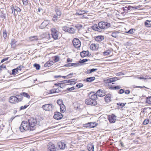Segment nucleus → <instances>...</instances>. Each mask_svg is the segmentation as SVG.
<instances>
[{
	"label": "nucleus",
	"mask_w": 151,
	"mask_h": 151,
	"mask_svg": "<svg viewBox=\"0 0 151 151\" xmlns=\"http://www.w3.org/2000/svg\"><path fill=\"white\" fill-rule=\"evenodd\" d=\"M30 124L27 121H23L19 127L20 131L23 132L24 131H26L29 129L30 130Z\"/></svg>",
	"instance_id": "obj_1"
},
{
	"label": "nucleus",
	"mask_w": 151,
	"mask_h": 151,
	"mask_svg": "<svg viewBox=\"0 0 151 151\" xmlns=\"http://www.w3.org/2000/svg\"><path fill=\"white\" fill-rule=\"evenodd\" d=\"M28 122L30 127V131H33L35 130L36 125L37 123L36 119L33 117L30 118L28 120Z\"/></svg>",
	"instance_id": "obj_2"
},
{
	"label": "nucleus",
	"mask_w": 151,
	"mask_h": 151,
	"mask_svg": "<svg viewBox=\"0 0 151 151\" xmlns=\"http://www.w3.org/2000/svg\"><path fill=\"white\" fill-rule=\"evenodd\" d=\"M51 30L52 37L55 40L60 39L61 34L59 32L54 28H52Z\"/></svg>",
	"instance_id": "obj_3"
},
{
	"label": "nucleus",
	"mask_w": 151,
	"mask_h": 151,
	"mask_svg": "<svg viewBox=\"0 0 151 151\" xmlns=\"http://www.w3.org/2000/svg\"><path fill=\"white\" fill-rule=\"evenodd\" d=\"M85 102L87 105L95 106L97 104L96 100H93L90 98L86 99Z\"/></svg>",
	"instance_id": "obj_4"
},
{
	"label": "nucleus",
	"mask_w": 151,
	"mask_h": 151,
	"mask_svg": "<svg viewBox=\"0 0 151 151\" xmlns=\"http://www.w3.org/2000/svg\"><path fill=\"white\" fill-rule=\"evenodd\" d=\"M42 107L45 111H50L52 110L53 106L52 104H46L43 105Z\"/></svg>",
	"instance_id": "obj_5"
},
{
	"label": "nucleus",
	"mask_w": 151,
	"mask_h": 151,
	"mask_svg": "<svg viewBox=\"0 0 151 151\" xmlns=\"http://www.w3.org/2000/svg\"><path fill=\"white\" fill-rule=\"evenodd\" d=\"M11 7L12 10V14L14 16H16L17 15V14L15 12V11L20 12L21 11V9L17 6H12V7Z\"/></svg>",
	"instance_id": "obj_6"
},
{
	"label": "nucleus",
	"mask_w": 151,
	"mask_h": 151,
	"mask_svg": "<svg viewBox=\"0 0 151 151\" xmlns=\"http://www.w3.org/2000/svg\"><path fill=\"white\" fill-rule=\"evenodd\" d=\"M49 24V22L48 20H44L40 25V28L41 29H44L45 27L48 28L49 27L48 25Z\"/></svg>",
	"instance_id": "obj_7"
},
{
	"label": "nucleus",
	"mask_w": 151,
	"mask_h": 151,
	"mask_svg": "<svg viewBox=\"0 0 151 151\" xmlns=\"http://www.w3.org/2000/svg\"><path fill=\"white\" fill-rule=\"evenodd\" d=\"M63 117V115L61 113L58 112H55V114L53 116V117L55 119L57 120L60 119Z\"/></svg>",
	"instance_id": "obj_8"
},
{
	"label": "nucleus",
	"mask_w": 151,
	"mask_h": 151,
	"mask_svg": "<svg viewBox=\"0 0 151 151\" xmlns=\"http://www.w3.org/2000/svg\"><path fill=\"white\" fill-rule=\"evenodd\" d=\"M108 118L110 123H113L115 122L116 119V116L114 114H112L108 116Z\"/></svg>",
	"instance_id": "obj_9"
},
{
	"label": "nucleus",
	"mask_w": 151,
	"mask_h": 151,
	"mask_svg": "<svg viewBox=\"0 0 151 151\" xmlns=\"http://www.w3.org/2000/svg\"><path fill=\"white\" fill-rule=\"evenodd\" d=\"M48 151H55V148L54 145L52 144L51 142L49 143L48 145Z\"/></svg>",
	"instance_id": "obj_10"
},
{
	"label": "nucleus",
	"mask_w": 151,
	"mask_h": 151,
	"mask_svg": "<svg viewBox=\"0 0 151 151\" xmlns=\"http://www.w3.org/2000/svg\"><path fill=\"white\" fill-rule=\"evenodd\" d=\"M80 55L81 56L82 58H84L86 56H89L91 55V54L89 53V51H83L80 53Z\"/></svg>",
	"instance_id": "obj_11"
},
{
	"label": "nucleus",
	"mask_w": 151,
	"mask_h": 151,
	"mask_svg": "<svg viewBox=\"0 0 151 151\" xmlns=\"http://www.w3.org/2000/svg\"><path fill=\"white\" fill-rule=\"evenodd\" d=\"M9 101L10 103L13 104H15L16 103H18L17 98L16 96H12L9 99Z\"/></svg>",
	"instance_id": "obj_12"
},
{
	"label": "nucleus",
	"mask_w": 151,
	"mask_h": 151,
	"mask_svg": "<svg viewBox=\"0 0 151 151\" xmlns=\"http://www.w3.org/2000/svg\"><path fill=\"white\" fill-rule=\"evenodd\" d=\"M57 145L59 149L63 150L65 148L66 145L63 142H60L57 144Z\"/></svg>",
	"instance_id": "obj_13"
},
{
	"label": "nucleus",
	"mask_w": 151,
	"mask_h": 151,
	"mask_svg": "<svg viewBox=\"0 0 151 151\" xmlns=\"http://www.w3.org/2000/svg\"><path fill=\"white\" fill-rule=\"evenodd\" d=\"M97 95L94 92H92L91 93L89 94L90 96V99L94 100H96L97 99Z\"/></svg>",
	"instance_id": "obj_14"
},
{
	"label": "nucleus",
	"mask_w": 151,
	"mask_h": 151,
	"mask_svg": "<svg viewBox=\"0 0 151 151\" xmlns=\"http://www.w3.org/2000/svg\"><path fill=\"white\" fill-rule=\"evenodd\" d=\"M104 39V37L102 35L98 36L95 37V40L97 42H100Z\"/></svg>",
	"instance_id": "obj_15"
},
{
	"label": "nucleus",
	"mask_w": 151,
	"mask_h": 151,
	"mask_svg": "<svg viewBox=\"0 0 151 151\" xmlns=\"http://www.w3.org/2000/svg\"><path fill=\"white\" fill-rule=\"evenodd\" d=\"M91 28L93 30L100 32L101 31V29L99 28V27L97 26V24H94L91 27Z\"/></svg>",
	"instance_id": "obj_16"
},
{
	"label": "nucleus",
	"mask_w": 151,
	"mask_h": 151,
	"mask_svg": "<svg viewBox=\"0 0 151 151\" xmlns=\"http://www.w3.org/2000/svg\"><path fill=\"white\" fill-rule=\"evenodd\" d=\"M29 40L31 41H37L39 40L37 36H32L29 37Z\"/></svg>",
	"instance_id": "obj_17"
},
{
	"label": "nucleus",
	"mask_w": 151,
	"mask_h": 151,
	"mask_svg": "<svg viewBox=\"0 0 151 151\" xmlns=\"http://www.w3.org/2000/svg\"><path fill=\"white\" fill-rule=\"evenodd\" d=\"M104 22H99L98 24L99 27L101 29H105V25H104Z\"/></svg>",
	"instance_id": "obj_18"
},
{
	"label": "nucleus",
	"mask_w": 151,
	"mask_h": 151,
	"mask_svg": "<svg viewBox=\"0 0 151 151\" xmlns=\"http://www.w3.org/2000/svg\"><path fill=\"white\" fill-rule=\"evenodd\" d=\"M87 147L89 151H94V146L93 144L88 145Z\"/></svg>",
	"instance_id": "obj_19"
},
{
	"label": "nucleus",
	"mask_w": 151,
	"mask_h": 151,
	"mask_svg": "<svg viewBox=\"0 0 151 151\" xmlns=\"http://www.w3.org/2000/svg\"><path fill=\"white\" fill-rule=\"evenodd\" d=\"M60 107L61 112L62 113H64L65 111L66 110L65 106L63 104H62L60 106Z\"/></svg>",
	"instance_id": "obj_20"
},
{
	"label": "nucleus",
	"mask_w": 151,
	"mask_h": 151,
	"mask_svg": "<svg viewBox=\"0 0 151 151\" xmlns=\"http://www.w3.org/2000/svg\"><path fill=\"white\" fill-rule=\"evenodd\" d=\"M119 33V32L118 31H114L111 33V36L117 38L118 37V34Z\"/></svg>",
	"instance_id": "obj_21"
},
{
	"label": "nucleus",
	"mask_w": 151,
	"mask_h": 151,
	"mask_svg": "<svg viewBox=\"0 0 151 151\" xmlns=\"http://www.w3.org/2000/svg\"><path fill=\"white\" fill-rule=\"evenodd\" d=\"M97 47L96 46V44L93 43L90 45V48L92 50H95L96 49H97Z\"/></svg>",
	"instance_id": "obj_22"
},
{
	"label": "nucleus",
	"mask_w": 151,
	"mask_h": 151,
	"mask_svg": "<svg viewBox=\"0 0 151 151\" xmlns=\"http://www.w3.org/2000/svg\"><path fill=\"white\" fill-rule=\"evenodd\" d=\"M16 42V41L14 39H12L11 45L12 48H14L15 47Z\"/></svg>",
	"instance_id": "obj_23"
},
{
	"label": "nucleus",
	"mask_w": 151,
	"mask_h": 151,
	"mask_svg": "<svg viewBox=\"0 0 151 151\" xmlns=\"http://www.w3.org/2000/svg\"><path fill=\"white\" fill-rule=\"evenodd\" d=\"M145 26L148 27H151V20H147L145 22Z\"/></svg>",
	"instance_id": "obj_24"
},
{
	"label": "nucleus",
	"mask_w": 151,
	"mask_h": 151,
	"mask_svg": "<svg viewBox=\"0 0 151 151\" xmlns=\"http://www.w3.org/2000/svg\"><path fill=\"white\" fill-rule=\"evenodd\" d=\"M95 79V77H89L86 79V82H91L93 81Z\"/></svg>",
	"instance_id": "obj_25"
},
{
	"label": "nucleus",
	"mask_w": 151,
	"mask_h": 151,
	"mask_svg": "<svg viewBox=\"0 0 151 151\" xmlns=\"http://www.w3.org/2000/svg\"><path fill=\"white\" fill-rule=\"evenodd\" d=\"M96 94L97 96L100 97H102L104 96V94L102 93L101 90H99L96 92Z\"/></svg>",
	"instance_id": "obj_26"
},
{
	"label": "nucleus",
	"mask_w": 151,
	"mask_h": 151,
	"mask_svg": "<svg viewBox=\"0 0 151 151\" xmlns=\"http://www.w3.org/2000/svg\"><path fill=\"white\" fill-rule=\"evenodd\" d=\"M81 46V43L78 39L76 38V48H79Z\"/></svg>",
	"instance_id": "obj_27"
},
{
	"label": "nucleus",
	"mask_w": 151,
	"mask_h": 151,
	"mask_svg": "<svg viewBox=\"0 0 151 151\" xmlns=\"http://www.w3.org/2000/svg\"><path fill=\"white\" fill-rule=\"evenodd\" d=\"M111 99V96L110 95L107 94L105 97V99L106 101L108 102Z\"/></svg>",
	"instance_id": "obj_28"
},
{
	"label": "nucleus",
	"mask_w": 151,
	"mask_h": 151,
	"mask_svg": "<svg viewBox=\"0 0 151 151\" xmlns=\"http://www.w3.org/2000/svg\"><path fill=\"white\" fill-rule=\"evenodd\" d=\"M90 128H94L98 124L96 122H89Z\"/></svg>",
	"instance_id": "obj_29"
},
{
	"label": "nucleus",
	"mask_w": 151,
	"mask_h": 151,
	"mask_svg": "<svg viewBox=\"0 0 151 151\" xmlns=\"http://www.w3.org/2000/svg\"><path fill=\"white\" fill-rule=\"evenodd\" d=\"M121 88V86H112L110 88V89L112 90L119 89Z\"/></svg>",
	"instance_id": "obj_30"
},
{
	"label": "nucleus",
	"mask_w": 151,
	"mask_h": 151,
	"mask_svg": "<svg viewBox=\"0 0 151 151\" xmlns=\"http://www.w3.org/2000/svg\"><path fill=\"white\" fill-rule=\"evenodd\" d=\"M86 13L85 11L84 10H80L78 12H76V15L78 14V15H82Z\"/></svg>",
	"instance_id": "obj_31"
},
{
	"label": "nucleus",
	"mask_w": 151,
	"mask_h": 151,
	"mask_svg": "<svg viewBox=\"0 0 151 151\" xmlns=\"http://www.w3.org/2000/svg\"><path fill=\"white\" fill-rule=\"evenodd\" d=\"M104 24L105 29L110 27L111 25V24L108 23L106 22H104Z\"/></svg>",
	"instance_id": "obj_32"
},
{
	"label": "nucleus",
	"mask_w": 151,
	"mask_h": 151,
	"mask_svg": "<svg viewBox=\"0 0 151 151\" xmlns=\"http://www.w3.org/2000/svg\"><path fill=\"white\" fill-rule=\"evenodd\" d=\"M52 65V64L49 61H47L44 65L45 67H49Z\"/></svg>",
	"instance_id": "obj_33"
},
{
	"label": "nucleus",
	"mask_w": 151,
	"mask_h": 151,
	"mask_svg": "<svg viewBox=\"0 0 151 151\" xmlns=\"http://www.w3.org/2000/svg\"><path fill=\"white\" fill-rule=\"evenodd\" d=\"M21 95L22 96L26 97L27 98L29 99L30 98V97L29 95L27 93L25 92H23L21 94Z\"/></svg>",
	"instance_id": "obj_34"
},
{
	"label": "nucleus",
	"mask_w": 151,
	"mask_h": 151,
	"mask_svg": "<svg viewBox=\"0 0 151 151\" xmlns=\"http://www.w3.org/2000/svg\"><path fill=\"white\" fill-rule=\"evenodd\" d=\"M17 98V101L18 102L19 101H22V95H17L16 96Z\"/></svg>",
	"instance_id": "obj_35"
},
{
	"label": "nucleus",
	"mask_w": 151,
	"mask_h": 151,
	"mask_svg": "<svg viewBox=\"0 0 151 151\" xmlns=\"http://www.w3.org/2000/svg\"><path fill=\"white\" fill-rule=\"evenodd\" d=\"M33 66L35 67L37 70H39L40 68V65L38 64L35 63L34 64Z\"/></svg>",
	"instance_id": "obj_36"
},
{
	"label": "nucleus",
	"mask_w": 151,
	"mask_h": 151,
	"mask_svg": "<svg viewBox=\"0 0 151 151\" xmlns=\"http://www.w3.org/2000/svg\"><path fill=\"white\" fill-rule=\"evenodd\" d=\"M75 30L73 28L70 27L69 30L68 32L70 33H74L75 32Z\"/></svg>",
	"instance_id": "obj_37"
},
{
	"label": "nucleus",
	"mask_w": 151,
	"mask_h": 151,
	"mask_svg": "<svg viewBox=\"0 0 151 151\" xmlns=\"http://www.w3.org/2000/svg\"><path fill=\"white\" fill-rule=\"evenodd\" d=\"M7 32L6 30H4L3 32V37L5 39H6L7 37Z\"/></svg>",
	"instance_id": "obj_38"
},
{
	"label": "nucleus",
	"mask_w": 151,
	"mask_h": 151,
	"mask_svg": "<svg viewBox=\"0 0 151 151\" xmlns=\"http://www.w3.org/2000/svg\"><path fill=\"white\" fill-rule=\"evenodd\" d=\"M70 27L66 26H64L63 27V30L66 32H68Z\"/></svg>",
	"instance_id": "obj_39"
},
{
	"label": "nucleus",
	"mask_w": 151,
	"mask_h": 151,
	"mask_svg": "<svg viewBox=\"0 0 151 151\" xmlns=\"http://www.w3.org/2000/svg\"><path fill=\"white\" fill-rule=\"evenodd\" d=\"M83 27L82 25L78 24L77 25H76V28H77L78 31L80 30Z\"/></svg>",
	"instance_id": "obj_40"
},
{
	"label": "nucleus",
	"mask_w": 151,
	"mask_h": 151,
	"mask_svg": "<svg viewBox=\"0 0 151 151\" xmlns=\"http://www.w3.org/2000/svg\"><path fill=\"white\" fill-rule=\"evenodd\" d=\"M133 30L135 31V29H131L129 31H128L127 32H126L127 33L132 34L134 33V32H133Z\"/></svg>",
	"instance_id": "obj_41"
},
{
	"label": "nucleus",
	"mask_w": 151,
	"mask_h": 151,
	"mask_svg": "<svg viewBox=\"0 0 151 151\" xmlns=\"http://www.w3.org/2000/svg\"><path fill=\"white\" fill-rule=\"evenodd\" d=\"M73 65H76V63H68L65 65L64 66L66 67H70L73 66Z\"/></svg>",
	"instance_id": "obj_42"
},
{
	"label": "nucleus",
	"mask_w": 151,
	"mask_h": 151,
	"mask_svg": "<svg viewBox=\"0 0 151 151\" xmlns=\"http://www.w3.org/2000/svg\"><path fill=\"white\" fill-rule=\"evenodd\" d=\"M110 53V50H107L103 52V54L105 55H108Z\"/></svg>",
	"instance_id": "obj_43"
},
{
	"label": "nucleus",
	"mask_w": 151,
	"mask_h": 151,
	"mask_svg": "<svg viewBox=\"0 0 151 151\" xmlns=\"http://www.w3.org/2000/svg\"><path fill=\"white\" fill-rule=\"evenodd\" d=\"M55 11L57 16H60L61 15V12L59 9H56Z\"/></svg>",
	"instance_id": "obj_44"
},
{
	"label": "nucleus",
	"mask_w": 151,
	"mask_h": 151,
	"mask_svg": "<svg viewBox=\"0 0 151 151\" xmlns=\"http://www.w3.org/2000/svg\"><path fill=\"white\" fill-rule=\"evenodd\" d=\"M58 17L57 16L55 15L53 16V18L52 19V20L54 22H55L57 21L58 20Z\"/></svg>",
	"instance_id": "obj_45"
},
{
	"label": "nucleus",
	"mask_w": 151,
	"mask_h": 151,
	"mask_svg": "<svg viewBox=\"0 0 151 151\" xmlns=\"http://www.w3.org/2000/svg\"><path fill=\"white\" fill-rule=\"evenodd\" d=\"M54 60L55 62H57L59 60V57L58 56L56 55L54 57Z\"/></svg>",
	"instance_id": "obj_46"
},
{
	"label": "nucleus",
	"mask_w": 151,
	"mask_h": 151,
	"mask_svg": "<svg viewBox=\"0 0 151 151\" xmlns=\"http://www.w3.org/2000/svg\"><path fill=\"white\" fill-rule=\"evenodd\" d=\"M149 122V119H145L143 122V124L144 125H146Z\"/></svg>",
	"instance_id": "obj_47"
},
{
	"label": "nucleus",
	"mask_w": 151,
	"mask_h": 151,
	"mask_svg": "<svg viewBox=\"0 0 151 151\" xmlns=\"http://www.w3.org/2000/svg\"><path fill=\"white\" fill-rule=\"evenodd\" d=\"M57 104L60 106L63 104V101L61 100H58L57 101Z\"/></svg>",
	"instance_id": "obj_48"
},
{
	"label": "nucleus",
	"mask_w": 151,
	"mask_h": 151,
	"mask_svg": "<svg viewBox=\"0 0 151 151\" xmlns=\"http://www.w3.org/2000/svg\"><path fill=\"white\" fill-rule=\"evenodd\" d=\"M147 102L148 104H151V96L147 99Z\"/></svg>",
	"instance_id": "obj_49"
},
{
	"label": "nucleus",
	"mask_w": 151,
	"mask_h": 151,
	"mask_svg": "<svg viewBox=\"0 0 151 151\" xmlns=\"http://www.w3.org/2000/svg\"><path fill=\"white\" fill-rule=\"evenodd\" d=\"M84 62H85V60H84V59L82 60H79L78 61V63H76V66L79 65H80L79 63L80 64H81V63H83Z\"/></svg>",
	"instance_id": "obj_50"
},
{
	"label": "nucleus",
	"mask_w": 151,
	"mask_h": 151,
	"mask_svg": "<svg viewBox=\"0 0 151 151\" xmlns=\"http://www.w3.org/2000/svg\"><path fill=\"white\" fill-rule=\"evenodd\" d=\"M18 70L16 69H14L12 70V74L13 75H15V73L18 72Z\"/></svg>",
	"instance_id": "obj_51"
},
{
	"label": "nucleus",
	"mask_w": 151,
	"mask_h": 151,
	"mask_svg": "<svg viewBox=\"0 0 151 151\" xmlns=\"http://www.w3.org/2000/svg\"><path fill=\"white\" fill-rule=\"evenodd\" d=\"M83 84L82 83H78L76 85V87L80 88L83 87Z\"/></svg>",
	"instance_id": "obj_52"
},
{
	"label": "nucleus",
	"mask_w": 151,
	"mask_h": 151,
	"mask_svg": "<svg viewBox=\"0 0 151 151\" xmlns=\"http://www.w3.org/2000/svg\"><path fill=\"white\" fill-rule=\"evenodd\" d=\"M22 2L24 5L27 6L28 4V0H22Z\"/></svg>",
	"instance_id": "obj_53"
},
{
	"label": "nucleus",
	"mask_w": 151,
	"mask_h": 151,
	"mask_svg": "<svg viewBox=\"0 0 151 151\" xmlns=\"http://www.w3.org/2000/svg\"><path fill=\"white\" fill-rule=\"evenodd\" d=\"M55 85L57 86H59L61 88H63V86H62V83H55Z\"/></svg>",
	"instance_id": "obj_54"
},
{
	"label": "nucleus",
	"mask_w": 151,
	"mask_h": 151,
	"mask_svg": "<svg viewBox=\"0 0 151 151\" xmlns=\"http://www.w3.org/2000/svg\"><path fill=\"white\" fill-rule=\"evenodd\" d=\"M73 73H71L69 74V75H68L67 76H62L63 78H70V77H69L70 76H71L73 75Z\"/></svg>",
	"instance_id": "obj_55"
},
{
	"label": "nucleus",
	"mask_w": 151,
	"mask_h": 151,
	"mask_svg": "<svg viewBox=\"0 0 151 151\" xmlns=\"http://www.w3.org/2000/svg\"><path fill=\"white\" fill-rule=\"evenodd\" d=\"M117 105L118 106H122V107H123L124 106H125V104H124V103H117Z\"/></svg>",
	"instance_id": "obj_56"
},
{
	"label": "nucleus",
	"mask_w": 151,
	"mask_h": 151,
	"mask_svg": "<svg viewBox=\"0 0 151 151\" xmlns=\"http://www.w3.org/2000/svg\"><path fill=\"white\" fill-rule=\"evenodd\" d=\"M111 81L112 82H115V81H117L118 80V78L117 77H114V78H111Z\"/></svg>",
	"instance_id": "obj_57"
},
{
	"label": "nucleus",
	"mask_w": 151,
	"mask_h": 151,
	"mask_svg": "<svg viewBox=\"0 0 151 151\" xmlns=\"http://www.w3.org/2000/svg\"><path fill=\"white\" fill-rule=\"evenodd\" d=\"M97 70V69L92 68V69L90 70L89 73H91L93 72L96 71V70Z\"/></svg>",
	"instance_id": "obj_58"
},
{
	"label": "nucleus",
	"mask_w": 151,
	"mask_h": 151,
	"mask_svg": "<svg viewBox=\"0 0 151 151\" xmlns=\"http://www.w3.org/2000/svg\"><path fill=\"white\" fill-rule=\"evenodd\" d=\"M1 17L2 18L5 19L6 18L5 14L4 13H2L1 14Z\"/></svg>",
	"instance_id": "obj_59"
},
{
	"label": "nucleus",
	"mask_w": 151,
	"mask_h": 151,
	"mask_svg": "<svg viewBox=\"0 0 151 151\" xmlns=\"http://www.w3.org/2000/svg\"><path fill=\"white\" fill-rule=\"evenodd\" d=\"M82 106V105H79V106H77L76 107V110H78L79 111L81 109V107Z\"/></svg>",
	"instance_id": "obj_60"
},
{
	"label": "nucleus",
	"mask_w": 151,
	"mask_h": 151,
	"mask_svg": "<svg viewBox=\"0 0 151 151\" xmlns=\"http://www.w3.org/2000/svg\"><path fill=\"white\" fill-rule=\"evenodd\" d=\"M60 88H58L56 89H55V93H58L60 91Z\"/></svg>",
	"instance_id": "obj_61"
},
{
	"label": "nucleus",
	"mask_w": 151,
	"mask_h": 151,
	"mask_svg": "<svg viewBox=\"0 0 151 151\" xmlns=\"http://www.w3.org/2000/svg\"><path fill=\"white\" fill-rule=\"evenodd\" d=\"M28 106H27V105H24V106H22L20 107V109L21 110H22V109H25Z\"/></svg>",
	"instance_id": "obj_62"
},
{
	"label": "nucleus",
	"mask_w": 151,
	"mask_h": 151,
	"mask_svg": "<svg viewBox=\"0 0 151 151\" xmlns=\"http://www.w3.org/2000/svg\"><path fill=\"white\" fill-rule=\"evenodd\" d=\"M89 124V122L87 124H86L84 125V127H90Z\"/></svg>",
	"instance_id": "obj_63"
},
{
	"label": "nucleus",
	"mask_w": 151,
	"mask_h": 151,
	"mask_svg": "<svg viewBox=\"0 0 151 151\" xmlns=\"http://www.w3.org/2000/svg\"><path fill=\"white\" fill-rule=\"evenodd\" d=\"M124 91L123 89H121L119 91L118 93L120 94H122L124 92Z\"/></svg>",
	"instance_id": "obj_64"
}]
</instances>
